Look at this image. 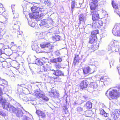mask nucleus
<instances>
[{
	"label": "nucleus",
	"instance_id": "obj_62",
	"mask_svg": "<svg viewBox=\"0 0 120 120\" xmlns=\"http://www.w3.org/2000/svg\"><path fill=\"white\" fill-rule=\"evenodd\" d=\"M82 98H84V99L85 100L86 99V98H87V97L85 96H83L82 97Z\"/></svg>",
	"mask_w": 120,
	"mask_h": 120
},
{
	"label": "nucleus",
	"instance_id": "obj_48",
	"mask_svg": "<svg viewBox=\"0 0 120 120\" xmlns=\"http://www.w3.org/2000/svg\"><path fill=\"white\" fill-rule=\"evenodd\" d=\"M55 54L57 56H59L60 55L59 52V51H56L54 52Z\"/></svg>",
	"mask_w": 120,
	"mask_h": 120
},
{
	"label": "nucleus",
	"instance_id": "obj_40",
	"mask_svg": "<svg viewBox=\"0 0 120 120\" xmlns=\"http://www.w3.org/2000/svg\"><path fill=\"white\" fill-rule=\"evenodd\" d=\"M44 3L46 5L49 6L50 4V2L48 0H44Z\"/></svg>",
	"mask_w": 120,
	"mask_h": 120
},
{
	"label": "nucleus",
	"instance_id": "obj_16",
	"mask_svg": "<svg viewBox=\"0 0 120 120\" xmlns=\"http://www.w3.org/2000/svg\"><path fill=\"white\" fill-rule=\"evenodd\" d=\"M7 82L4 79H2L0 77V86H4V84H7ZM2 91V90L0 87V94L1 93Z\"/></svg>",
	"mask_w": 120,
	"mask_h": 120
},
{
	"label": "nucleus",
	"instance_id": "obj_32",
	"mask_svg": "<svg viewBox=\"0 0 120 120\" xmlns=\"http://www.w3.org/2000/svg\"><path fill=\"white\" fill-rule=\"evenodd\" d=\"M98 86V84L96 82H92L90 83V87L94 89L97 88Z\"/></svg>",
	"mask_w": 120,
	"mask_h": 120
},
{
	"label": "nucleus",
	"instance_id": "obj_43",
	"mask_svg": "<svg viewBox=\"0 0 120 120\" xmlns=\"http://www.w3.org/2000/svg\"><path fill=\"white\" fill-rule=\"evenodd\" d=\"M0 115L2 116H6L7 115L1 110H0Z\"/></svg>",
	"mask_w": 120,
	"mask_h": 120
},
{
	"label": "nucleus",
	"instance_id": "obj_30",
	"mask_svg": "<svg viewBox=\"0 0 120 120\" xmlns=\"http://www.w3.org/2000/svg\"><path fill=\"white\" fill-rule=\"evenodd\" d=\"M100 80L101 82H103L106 81L108 82L109 81V79L108 77L104 76L102 78H101L100 79Z\"/></svg>",
	"mask_w": 120,
	"mask_h": 120
},
{
	"label": "nucleus",
	"instance_id": "obj_52",
	"mask_svg": "<svg viewBox=\"0 0 120 120\" xmlns=\"http://www.w3.org/2000/svg\"><path fill=\"white\" fill-rule=\"evenodd\" d=\"M48 79L49 80V81L50 83H52L53 82V81L52 80L53 79V78L52 77H49L48 78Z\"/></svg>",
	"mask_w": 120,
	"mask_h": 120
},
{
	"label": "nucleus",
	"instance_id": "obj_13",
	"mask_svg": "<svg viewBox=\"0 0 120 120\" xmlns=\"http://www.w3.org/2000/svg\"><path fill=\"white\" fill-rule=\"evenodd\" d=\"M49 20L47 19H43L41 21V22L39 24L40 26H44L46 27L47 26H49Z\"/></svg>",
	"mask_w": 120,
	"mask_h": 120
},
{
	"label": "nucleus",
	"instance_id": "obj_17",
	"mask_svg": "<svg viewBox=\"0 0 120 120\" xmlns=\"http://www.w3.org/2000/svg\"><path fill=\"white\" fill-rule=\"evenodd\" d=\"M62 60L61 57H59L56 58H54L50 60V62L52 63H55L60 62Z\"/></svg>",
	"mask_w": 120,
	"mask_h": 120
},
{
	"label": "nucleus",
	"instance_id": "obj_15",
	"mask_svg": "<svg viewBox=\"0 0 120 120\" xmlns=\"http://www.w3.org/2000/svg\"><path fill=\"white\" fill-rule=\"evenodd\" d=\"M39 14L38 12L31 13L30 14V17L31 19H35L38 18Z\"/></svg>",
	"mask_w": 120,
	"mask_h": 120
},
{
	"label": "nucleus",
	"instance_id": "obj_22",
	"mask_svg": "<svg viewBox=\"0 0 120 120\" xmlns=\"http://www.w3.org/2000/svg\"><path fill=\"white\" fill-rule=\"evenodd\" d=\"M97 40V37H94L93 36H91L90 38V42L91 43H93L94 42H96V41Z\"/></svg>",
	"mask_w": 120,
	"mask_h": 120
},
{
	"label": "nucleus",
	"instance_id": "obj_7",
	"mask_svg": "<svg viewBox=\"0 0 120 120\" xmlns=\"http://www.w3.org/2000/svg\"><path fill=\"white\" fill-rule=\"evenodd\" d=\"M119 47L118 45L116 46L111 45L108 48V50L110 51L111 52H114V51L118 52L119 51Z\"/></svg>",
	"mask_w": 120,
	"mask_h": 120
},
{
	"label": "nucleus",
	"instance_id": "obj_50",
	"mask_svg": "<svg viewBox=\"0 0 120 120\" xmlns=\"http://www.w3.org/2000/svg\"><path fill=\"white\" fill-rule=\"evenodd\" d=\"M40 47L42 49H45V47L46 46V44H41L40 45Z\"/></svg>",
	"mask_w": 120,
	"mask_h": 120
},
{
	"label": "nucleus",
	"instance_id": "obj_29",
	"mask_svg": "<svg viewBox=\"0 0 120 120\" xmlns=\"http://www.w3.org/2000/svg\"><path fill=\"white\" fill-rule=\"evenodd\" d=\"M92 47V49L93 50H95L98 48V43L96 42H94L93 43Z\"/></svg>",
	"mask_w": 120,
	"mask_h": 120
},
{
	"label": "nucleus",
	"instance_id": "obj_19",
	"mask_svg": "<svg viewBox=\"0 0 120 120\" xmlns=\"http://www.w3.org/2000/svg\"><path fill=\"white\" fill-rule=\"evenodd\" d=\"M36 34V37H38L39 39H44L45 38V33H37Z\"/></svg>",
	"mask_w": 120,
	"mask_h": 120
},
{
	"label": "nucleus",
	"instance_id": "obj_49",
	"mask_svg": "<svg viewBox=\"0 0 120 120\" xmlns=\"http://www.w3.org/2000/svg\"><path fill=\"white\" fill-rule=\"evenodd\" d=\"M77 110L80 112L83 111V109L80 107H78L77 108Z\"/></svg>",
	"mask_w": 120,
	"mask_h": 120
},
{
	"label": "nucleus",
	"instance_id": "obj_18",
	"mask_svg": "<svg viewBox=\"0 0 120 120\" xmlns=\"http://www.w3.org/2000/svg\"><path fill=\"white\" fill-rule=\"evenodd\" d=\"M53 74L57 76H62L64 74L62 71L60 70H57L56 71H54Z\"/></svg>",
	"mask_w": 120,
	"mask_h": 120
},
{
	"label": "nucleus",
	"instance_id": "obj_64",
	"mask_svg": "<svg viewBox=\"0 0 120 120\" xmlns=\"http://www.w3.org/2000/svg\"><path fill=\"white\" fill-rule=\"evenodd\" d=\"M106 120H111L109 118H108L106 119Z\"/></svg>",
	"mask_w": 120,
	"mask_h": 120
},
{
	"label": "nucleus",
	"instance_id": "obj_27",
	"mask_svg": "<svg viewBox=\"0 0 120 120\" xmlns=\"http://www.w3.org/2000/svg\"><path fill=\"white\" fill-rule=\"evenodd\" d=\"M85 106L88 109H91L92 106V103L90 101H87L85 105Z\"/></svg>",
	"mask_w": 120,
	"mask_h": 120
},
{
	"label": "nucleus",
	"instance_id": "obj_51",
	"mask_svg": "<svg viewBox=\"0 0 120 120\" xmlns=\"http://www.w3.org/2000/svg\"><path fill=\"white\" fill-rule=\"evenodd\" d=\"M11 7L12 10V12H13V11H15V5H11Z\"/></svg>",
	"mask_w": 120,
	"mask_h": 120
},
{
	"label": "nucleus",
	"instance_id": "obj_39",
	"mask_svg": "<svg viewBox=\"0 0 120 120\" xmlns=\"http://www.w3.org/2000/svg\"><path fill=\"white\" fill-rule=\"evenodd\" d=\"M28 23L30 26L33 27H34L36 24L34 22L31 21L28 22Z\"/></svg>",
	"mask_w": 120,
	"mask_h": 120
},
{
	"label": "nucleus",
	"instance_id": "obj_61",
	"mask_svg": "<svg viewBox=\"0 0 120 120\" xmlns=\"http://www.w3.org/2000/svg\"><path fill=\"white\" fill-rule=\"evenodd\" d=\"M106 23H104V26L103 27V28H104V29H105V26H106Z\"/></svg>",
	"mask_w": 120,
	"mask_h": 120
},
{
	"label": "nucleus",
	"instance_id": "obj_36",
	"mask_svg": "<svg viewBox=\"0 0 120 120\" xmlns=\"http://www.w3.org/2000/svg\"><path fill=\"white\" fill-rule=\"evenodd\" d=\"M96 23V24L97 25L98 24L102 26L103 25V22L100 19L99 20H96V21L95 22Z\"/></svg>",
	"mask_w": 120,
	"mask_h": 120
},
{
	"label": "nucleus",
	"instance_id": "obj_54",
	"mask_svg": "<svg viewBox=\"0 0 120 120\" xmlns=\"http://www.w3.org/2000/svg\"><path fill=\"white\" fill-rule=\"evenodd\" d=\"M99 0H92V2L94 3L97 4V3Z\"/></svg>",
	"mask_w": 120,
	"mask_h": 120
},
{
	"label": "nucleus",
	"instance_id": "obj_34",
	"mask_svg": "<svg viewBox=\"0 0 120 120\" xmlns=\"http://www.w3.org/2000/svg\"><path fill=\"white\" fill-rule=\"evenodd\" d=\"M60 36L58 35H55L53 36L52 40L55 41H58L60 40Z\"/></svg>",
	"mask_w": 120,
	"mask_h": 120
},
{
	"label": "nucleus",
	"instance_id": "obj_42",
	"mask_svg": "<svg viewBox=\"0 0 120 120\" xmlns=\"http://www.w3.org/2000/svg\"><path fill=\"white\" fill-rule=\"evenodd\" d=\"M19 29L17 30H14V31H13V32L14 33H15L16 32V31H17V34H18V35H20L22 34V31H19Z\"/></svg>",
	"mask_w": 120,
	"mask_h": 120
},
{
	"label": "nucleus",
	"instance_id": "obj_31",
	"mask_svg": "<svg viewBox=\"0 0 120 120\" xmlns=\"http://www.w3.org/2000/svg\"><path fill=\"white\" fill-rule=\"evenodd\" d=\"M79 60L80 58L79 57V55H75L74 59V63L75 64L77 62L78 63Z\"/></svg>",
	"mask_w": 120,
	"mask_h": 120
},
{
	"label": "nucleus",
	"instance_id": "obj_55",
	"mask_svg": "<svg viewBox=\"0 0 120 120\" xmlns=\"http://www.w3.org/2000/svg\"><path fill=\"white\" fill-rule=\"evenodd\" d=\"M112 4L114 8H115V9H117L118 8L117 6L116 5H114L113 2H112Z\"/></svg>",
	"mask_w": 120,
	"mask_h": 120
},
{
	"label": "nucleus",
	"instance_id": "obj_47",
	"mask_svg": "<svg viewBox=\"0 0 120 120\" xmlns=\"http://www.w3.org/2000/svg\"><path fill=\"white\" fill-rule=\"evenodd\" d=\"M22 119L23 120H30L29 118L27 117L26 116H24L23 117Z\"/></svg>",
	"mask_w": 120,
	"mask_h": 120
},
{
	"label": "nucleus",
	"instance_id": "obj_20",
	"mask_svg": "<svg viewBox=\"0 0 120 120\" xmlns=\"http://www.w3.org/2000/svg\"><path fill=\"white\" fill-rule=\"evenodd\" d=\"M79 19L80 22H85L86 20V17L85 15L83 14L80 15L79 16Z\"/></svg>",
	"mask_w": 120,
	"mask_h": 120
},
{
	"label": "nucleus",
	"instance_id": "obj_26",
	"mask_svg": "<svg viewBox=\"0 0 120 120\" xmlns=\"http://www.w3.org/2000/svg\"><path fill=\"white\" fill-rule=\"evenodd\" d=\"M17 109H16L15 107L12 105L10 106L9 109L8 110L9 111L11 112L15 113V111Z\"/></svg>",
	"mask_w": 120,
	"mask_h": 120
},
{
	"label": "nucleus",
	"instance_id": "obj_4",
	"mask_svg": "<svg viewBox=\"0 0 120 120\" xmlns=\"http://www.w3.org/2000/svg\"><path fill=\"white\" fill-rule=\"evenodd\" d=\"M49 94L50 96L54 98H58L59 96V93L56 90H52Z\"/></svg>",
	"mask_w": 120,
	"mask_h": 120
},
{
	"label": "nucleus",
	"instance_id": "obj_2",
	"mask_svg": "<svg viewBox=\"0 0 120 120\" xmlns=\"http://www.w3.org/2000/svg\"><path fill=\"white\" fill-rule=\"evenodd\" d=\"M120 95L119 93L117 92L116 90H114L110 92L109 93V96L110 98H109V99L111 100V98L114 99L116 97H119Z\"/></svg>",
	"mask_w": 120,
	"mask_h": 120
},
{
	"label": "nucleus",
	"instance_id": "obj_1",
	"mask_svg": "<svg viewBox=\"0 0 120 120\" xmlns=\"http://www.w3.org/2000/svg\"><path fill=\"white\" fill-rule=\"evenodd\" d=\"M113 34L116 36H120V25H115L112 30Z\"/></svg>",
	"mask_w": 120,
	"mask_h": 120
},
{
	"label": "nucleus",
	"instance_id": "obj_38",
	"mask_svg": "<svg viewBox=\"0 0 120 120\" xmlns=\"http://www.w3.org/2000/svg\"><path fill=\"white\" fill-rule=\"evenodd\" d=\"M102 37H104L106 36L107 34L106 31L103 29L102 30Z\"/></svg>",
	"mask_w": 120,
	"mask_h": 120
},
{
	"label": "nucleus",
	"instance_id": "obj_59",
	"mask_svg": "<svg viewBox=\"0 0 120 120\" xmlns=\"http://www.w3.org/2000/svg\"><path fill=\"white\" fill-rule=\"evenodd\" d=\"M24 100L25 101H28L29 100L26 97L24 98Z\"/></svg>",
	"mask_w": 120,
	"mask_h": 120
},
{
	"label": "nucleus",
	"instance_id": "obj_35",
	"mask_svg": "<svg viewBox=\"0 0 120 120\" xmlns=\"http://www.w3.org/2000/svg\"><path fill=\"white\" fill-rule=\"evenodd\" d=\"M98 33V30H94L91 33V36H93L94 37H97V34Z\"/></svg>",
	"mask_w": 120,
	"mask_h": 120
},
{
	"label": "nucleus",
	"instance_id": "obj_8",
	"mask_svg": "<svg viewBox=\"0 0 120 120\" xmlns=\"http://www.w3.org/2000/svg\"><path fill=\"white\" fill-rule=\"evenodd\" d=\"M88 84V82L86 80H84L82 81L80 85V88L83 89L86 88Z\"/></svg>",
	"mask_w": 120,
	"mask_h": 120
},
{
	"label": "nucleus",
	"instance_id": "obj_28",
	"mask_svg": "<svg viewBox=\"0 0 120 120\" xmlns=\"http://www.w3.org/2000/svg\"><path fill=\"white\" fill-rule=\"evenodd\" d=\"M13 15V20H17L19 17V14L17 12L15 11L12 12Z\"/></svg>",
	"mask_w": 120,
	"mask_h": 120
},
{
	"label": "nucleus",
	"instance_id": "obj_37",
	"mask_svg": "<svg viewBox=\"0 0 120 120\" xmlns=\"http://www.w3.org/2000/svg\"><path fill=\"white\" fill-rule=\"evenodd\" d=\"M111 43L112 44L111 45H113V46H117V45L118 44V42L114 40L112 41Z\"/></svg>",
	"mask_w": 120,
	"mask_h": 120
},
{
	"label": "nucleus",
	"instance_id": "obj_56",
	"mask_svg": "<svg viewBox=\"0 0 120 120\" xmlns=\"http://www.w3.org/2000/svg\"><path fill=\"white\" fill-rule=\"evenodd\" d=\"M34 5H35L36 6L38 7H39V6L40 5V4L39 3H35Z\"/></svg>",
	"mask_w": 120,
	"mask_h": 120
},
{
	"label": "nucleus",
	"instance_id": "obj_6",
	"mask_svg": "<svg viewBox=\"0 0 120 120\" xmlns=\"http://www.w3.org/2000/svg\"><path fill=\"white\" fill-rule=\"evenodd\" d=\"M91 12L92 15V19L94 21V22H95L99 18V15L98 12L95 11H94L93 12L92 11Z\"/></svg>",
	"mask_w": 120,
	"mask_h": 120
},
{
	"label": "nucleus",
	"instance_id": "obj_45",
	"mask_svg": "<svg viewBox=\"0 0 120 120\" xmlns=\"http://www.w3.org/2000/svg\"><path fill=\"white\" fill-rule=\"evenodd\" d=\"M4 20H2V21L1 22L4 24H6L8 22V20L7 19L5 18L4 17H3V18Z\"/></svg>",
	"mask_w": 120,
	"mask_h": 120
},
{
	"label": "nucleus",
	"instance_id": "obj_23",
	"mask_svg": "<svg viewBox=\"0 0 120 120\" xmlns=\"http://www.w3.org/2000/svg\"><path fill=\"white\" fill-rule=\"evenodd\" d=\"M90 8L91 10V11L93 10L94 11L97 6V4L93 3L91 2L90 3Z\"/></svg>",
	"mask_w": 120,
	"mask_h": 120
},
{
	"label": "nucleus",
	"instance_id": "obj_41",
	"mask_svg": "<svg viewBox=\"0 0 120 120\" xmlns=\"http://www.w3.org/2000/svg\"><path fill=\"white\" fill-rule=\"evenodd\" d=\"M36 64L38 65H41L43 64V63L41 62L40 60H36Z\"/></svg>",
	"mask_w": 120,
	"mask_h": 120
},
{
	"label": "nucleus",
	"instance_id": "obj_11",
	"mask_svg": "<svg viewBox=\"0 0 120 120\" xmlns=\"http://www.w3.org/2000/svg\"><path fill=\"white\" fill-rule=\"evenodd\" d=\"M81 4L80 3H77L75 1H72L71 8L72 9H73L75 8H80L81 7Z\"/></svg>",
	"mask_w": 120,
	"mask_h": 120
},
{
	"label": "nucleus",
	"instance_id": "obj_9",
	"mask_svg": "<svg viewBox=\"0 0 120 120\" xmlns=\"http://www.w3.org/2000/svg\"><path fill=\"white\" fill-rule=\"evenodd\" d=\"M35 95L37 97L41 98L42 99L45 101H48L49 100V98L47 97L44 94L40 93L38 92L36 93Z\"/></svg>",
	"mask_w": 120,
	"mask_h": 120
},
{
	"label": "nucleus",
	"instance_id": "obj_12",
	"mask_svg": "<svg viewBox=\"0 0 120 120\" xmlns=\"http://www.w3.org/2000/svg\"><path fill=\"white\" fill-rule=\"evenodd\" d=\"M15 113L17 116L19 117H21L23 114V112L21 109L19 108H17L16 110L15 111Z\"/></svg>",
	"mask_w": 120,
	"mask_h": 120
},
{
	"label": "nucleus",
	"instance_id": "obj_24",
	"mask_svg": "<svg viewBox=\"0 0 120 120\" xmlns=\"http://www.w3.org/2000/svg\"><path fill=\"white\" fill-rule=\"evenodd\" d=\"M36 113L39 116H41L42 118H44L45 116V114L42 111H40L37 110Z\"/></svg>",
	"mask_w": 120,
	"mask_h": 120
},
{
	"label": "nucleus",
	"instance_id": "obj_14",
	"mask_svg": "<svg viewBox=\"0 0 120 120\" xmlns=\"http://www.w3.org/2000/svg\"><path fill=\"white\" fill-rule=\"evenodd\" d=\"M83 71L84 74H91L93 72L91 71V69L89 67H87L83 69Z\"/></svg>",
	"mask_w": 120,
	"mask_h": 120
},
{
	"label": "nucleus",
	"instance_id": "obj_10",
	"mask_svg": "<svg viewBox=\"0 0 120 120\" xmlns=\"http://www.w3.org/2000/svg\"><path fill=\"white\" fill-rule=\"evenodd\" d=\"M31 10L33 13L38 12L42 11L43 9L37 6H34L30 8Z\"/></svg>",
	"mask_w": 120,
	"mask_h": 120
},
{
	"label": "nucleus",
	"instance_id": "obj_58",
	"mask_svg": "<svg viewBox=\"0 0 120 120\" xmlns=\"http://www.w3.org/2000/svg\"><path fill=\"white\" fill-rule=\"evenodd\" d=\"M15 105L17 106H20V104L17 102L15 103Z\"/></svg>",
	"mask_w": 120,
	"mask_h": 120
},
{
	"label": "nucleus",
	"instance_id": "obj_63",
	"mask_svg": "<svg viewBox=\"0 0 120 120\" xmlns=\"http://www.w3.org/2000/svg\"><path fill=\"white\" fill-rule=\"evenodd\" d=\"M92 112L91 111H89L88 112V113H91Z\"/></svg>",
	"mask_w": 120,
	"mask_h": 120
},
{
	"label": "nucleus",
	"instance_id": "obj_57",
	"mask_svg": "<svg viewBox=\"0 0 120 120\" xmlns=\"http://www.w3.org/2000/svg\"><path fill=\"white\" fill-rule=\"evenodd\" d=\"M103 115L105 117H108L109 116V114L108 113H106L105 112V113Z\"/></svg>",
	"mask_w": 120,
	"mask_h": 120
},
{
	"label": "nucleus",
	"instance_id": "obj_33",
	"mask_svg": "<svg viewBox=\"0 0 120 120\" xmlns=\"http://www.w3.org/2000/svg\"><path fill=\"white\" fill-rule=\"evenodd\" d=\"M2 92L0 94V103L2 104H2L4 103H5L6 102V100L4 98H3L2 97L1 95L2 94Z\"/></svg>",
	"mask_w": 120,
	"mask_h": 120
},
{
	"label": "nucleus",
	"instance_id": "obj_21",
	"mask_svg": "<svg viewBox=\"0 0 120 120\" xmlns=\"http://www.w3.org/2000/svg\"><path fill=\"white\" fill-rule=\"evenodd\" d=\"M31 47L32 49L33 50H36V51L38 50L39 52H38V53H40L41 52V51H39V48L38 47V45L37 43H35L34 44H33V45L31 46Z\"/></svg>",
	"mask_w": 120,
	"mask_h": 120
},
{
	"label": "nucleus",
	"instance_id": "obj_5",
	"mask_svg": "<svg viewBox=\"0 0 120 120\" xmlns=\"http://www.w3.org/2000/svg\"><path fill=\"white\" fill-rule=\"evenodd\" d=\"M16 20H13L12 23L13 25L12 26L13 30L19 29V25L20 24V22L19 21H16Z\"/></svg>",
	"mask_w": 120,
	"mask_h": 120
},
{
	"label": "nucleus",
	"instance_id": "obj_3",
	"mask_svg": "<svg viewBox=\"0 0 120 120\" xmlns=\"http://www.w3.org/2000/svg\"><path fill=\"white\" fill-rule=\"evenodd\" d=\"M53 45H51L50 44L48 43L46 44L45 49H44V51L45 53H50L53 51Z\"/></svg>",
	"mask_w": 120,
	"mask_h": 120
},
{
	"label": "nucleus",
	"instance_id": "obj_60",
	"mask_svg": "<svg viewBox=\"0 0 120 120\" xmlns=\"http://www.w3.org/2000/svg\"><path fill=\"white\" fill-rule=\"evenodd\" d=\"M117 68L118 70V71H119V70H120V66H117Z\"/></svg>",
	"mask_w": 120,
	"mask_h": 120
},
{
	"label": "nucleus",
	"instance_id": "obj_44",
	"mask_svg": "<svg viewBox=\"0 0 120 120\" xmlns=\"http://www.w3.org/2000/svg\"><path fill=\"white\" fill-rule=\"evenodd\" d=\"M93 43H91L89 41V43H88L87 46L89 49H92V48L93 47Z\"/></svg>",
	"mask_w": 120,
	"mask_h": 120
},
{
	"label": "nucleus",
	"instance_id": "obj_53",
	"mask_svg": "<svg viewBox=\"0 0 120 120\" xmlns=\"http://www.w3.org/2000/svg\"><path fill=\"white\" fill-rule=\"evenodd\" d=\"M105 112L104 110L103 109L101 110L100 111V114L102 115H103Z\"/></svg>",
	"mask_w": 120,
	"mask_h": 120
},
{
	"label": "nucleus",
	"instance_id": "obj_25",
	"mask_svg": "<svg viewBox=\"0 0 120 120\" xmlns=\"http://www.w3.org/2000/svg\"><path fill=\"white\" fill-rule=\"evenodd\" d=\"M2 105L3 109H5L7 110H8L9 109V107L10 105L7 102L2 104Z\"/></svg>",
	"mask_w": 120,
	"mask_h": 120
},
{
	"label": "nucleus",
	"instance_id": "obj_46",
	"mask_svg": "<svg viewBox=\"0 0 120 120\" xmlns=\"http://www.w3.org/2000/svg\"><path fill=\"white\" fill-rule=\"evenodd\" d=\"M55 66L56 68H60L61 67L59 64L55 63Z\"/></svg>",
	"mask_w": 120,
	"mask_h": 120
}]
</instances>
